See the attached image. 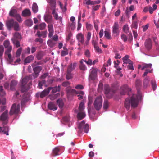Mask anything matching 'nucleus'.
Instances as JSON below:
<instances>
[{
	"label": "nucleus",
	"instance_id": "f257e3e1",
	"mask_svg": "<svg viewBox=\"0 0 159 159\" xmlns=\"http://www.w3.org/2000/svg\"><path fill=\"white\" fill-rule=\"evenodd\" d=\"M135 84L137 89V94H133L130 98H126L125 101L124 106L127 110L130 109V106L133 108L136 107L138 104L139 100L142 98V95L139 90L142 87L141 82L140 80H137Z\"/></svg>",
	"mask_w": 159,
	"mask_h": 159
},
{
	"label": "nucleus",
	"instance_id": "f03ea898",
	"mask_svg": "<svg viewBox=\"0 0 159 159\" xmlns=\"http://www.w3.org/2000/svg\"><path fill=\"white\" fill-rule=\"evenodd\" d=\"M6 25L9 30L12 27L14 28L15 30L18 31L19 30V25L16 21H14L13 19H11L7 21Z\"/></svg>",
	"mask_w": 159,
	"mask_h": 159
},
{
	"label": "nucleus",
	"instance_id": "7ed1b4c3",
	"mask_svg": "<svg viewBox=\"0 0 159 159\" xmlns=\"http://www.w3.org/2000/svg\"><path fill=\"white\" fill-rule=\"evenodd\" d=\"M102 98L101 96H98L96 98L93 103L94 107L97 110H99L102 108Z\"/></svg>",
	"mask_w": 159,
	"mask_h": 159
},
{
	"label": "nucleus",
	"instance_id": "20e7f679",
	"mask_svg": "<svg viewBox=\"0 0 159 159\" xmlns=\"http://www.w3.org/2000/svg\"><path fill=\"white\" fill-rule=\"evenodd\" d=\"M78 128L80 130L79 132L82 133L83 131L86 133H88L89 129V126L87 124H85L84 120L82 121L78 126Z\"/></svg>",
	"mask_w": 159,
	"mask_h": 159
},
{
	"label": "nucleus",
	"instance_id": "39448f33",
	"mask_svg": "<svg viewBox=\"0 0 159 159\" xmlns=\"http://www.w3.org/2000/svg\"><path fill=\"white\" fill-rule=\"evenodd\" d=\"M34 73L30 75H32V77L33 78H36L38 77L39 75L40 71L42 70L43 67L42 66H36L32 67Z\"/></svg>",
	"mask_w": 159,
	"mask_h": 159
},
{
	"label": "nucleus",
	"instance_id": "423d86ee",
	"mask_svg": "<svg viewBox=\"0 0 159 159\" xmlns=\"http://www.w3.org/2000/svg\"><path fill=\"white\" fill-rule=\"evenodd\" d=\"M20 111L19 104L16 105V104L15 103L13 105L11 108L10 111V115L16 114L18 113Z\"/></svg>",
	"mask_w": 159,
	"mask_h": 159
},
{
	"label": "nucleus",
	"instance_id": "0eeeda50",
	"mask_svg": "<svg viewBox=\"0 0 159 159\" xmlns=\"http://www.w3.org/2000/svg\"><path fill=\"white\" fill-rule=\"evenodd\" d=\"M119 25L117 22H116L112 26L113 35L115 37L117 36L119 34Z\"/></svg>",
	"mask_w": 159,
	"mask_h": 159
},
{
	"label": "nucleus",
	"instance_id": "6e6552de",
	"mask_svg": "<svg viewBox=\"0 0 159 159\" xmlns=\"http://www.w3.org/2000/svg\"><path fill=\"white\" fill-rule=\"evenodd\" d=\"M97 78V72L96 70L93 69L91 71L89 77V81H94Z\"/></svg>",
	"mask_w": 159,
	"mask_h": 159
},
{
	"label": "nucleus",
	"instance_id": "1a4fd4ad",
	"mask_svg": "<svg viewBox=\"0 0 159 159\" xmlns=\"http://www.w3.org/2000/svg\"><path fill=\"white\" fill-rule=\"evenodd\" d=\"M144 46L146 49L149 51L152 48V44L151 39L150 38L147 39L144 42Z\"/></svg>",
	"mask_w": 159,
	"mask_h": 159
},
{
	"label": "nucleus",
	"instance_id": "9d476101",
	"mask_svg": "<svg viewBox=\"0 0 159 159\" xmlns=\"http://www.w3.org/2000/svg\"><path fill=\"white\" fill-rule=\"evenodd\" d=\"M131 91V89L127 85H124L121 86L120 93L121 95H124L127 92H129Z\"/></svg>",
	"mask_w": 159,
	"mask_h": 159
},
{
	"label": "nucleus",
	"instance_id": "9b49d317",
	"mask_svg": "<svg viewBox=\"0 0 159 159\" xmlns=\"http://www.w3.org/2000/svg\"><path fill=\"white\" fill-rule=\"evenodd\" d=\"M52 88L48 87L47 89H44L43 91L40 93V97L43 98L49 94L50 91L52 90Z\"/></svg>",
	"mask_w": 159,
	"mask_h": 159
},
{
	"label": "nucleus",
	"instance_id": "f8f14e48",
	"mask_svg": "<svg viewBox=\"0 0 159 159\" xmlns=\"http://www.w3.org/2000/svg\"><path fill=\"white\" fill-rule=\"evenodd\" d=\"M76 37L79 42L81 44H83L84 42V36L82 33H79Z\"/></svg>",
	"mask_w": 159,
	"mask_h": 159
},
{
	"label": "nucleus",
	"instance_id": "ddd939ff",
	"mask_svg": "<svg viewBox=\"0 0 159 159\" xmlns=\"http://www.w3.org/2000/svg\"><path fill=\"white\" fill-rule=\"evenodd\" d=\"M77 65V64L76 63H71L68 66L67 71H68L69 72H71L73 70H75Z\"/></svg>",
	"mask_w": 159,
	"mask_h": 159
},
{
	"label": "nucleus",
	"instance_id": "4468645a",
	"mask_svg": "<svg viewBox=\"0 0 159 159\" xmlns=\"http://www.w3.org/2000/svg\"><path fill=\"white\" fill-rule=\"evenodd\" d=\"M104 91V93L107 95L109 93L113 94L114 93V91L113 90L111 89L108 85L105 86Z\"/></svg>",
	"mask_w": 159,
	"mask_h": 159
},
{
	"label": "nucleus",
	"instance_id": "2eb2a0df",
	"mask_svg": "<svg viewBox=\"0 0 159 159\" xmlns=\"http://www.w3.org/2000/svg\"><path fill=\"white\" fill-rule=\"evenodd\" d=\"M31 12L30 10L28 9H25L22 12V15L23 17H28L30 16Z\"/></svg>",
	"mask_w": 159,
	"mask_h": 159
},
{
	"label": "nucleus",
	"instance_id": "dca6fc26",
	"mask_svg": "<svg viewBox=\"0 0 159 159\" xmlns=\"http://www.w3.org/2000/svg\"><path fill=\"white\" fill-rule=\"evenodd\" d=\"M8 111H5L0 116V120L4 121L7 120L8 118Z\"/></svg>",
	"mask_w": 159,
	"mask_h": 159
},
{
	"label": "nucleus",
	"instance_id": "f3484780",
	"mask_svg": "<svg viewBox=\"0 0 159 159\" xmlns=\"http://www.w3.org/2000/svg\"><path fill=\"white\" fill-rule=\"evenodd\" d=\"M84 59H81L80 61V64L79 65V68L80 70L83 71L86 70L87 69V67L83 62H84Z\"/></svg>",
	"mask_w": 159,
	"mask_h": 159
},
{
	"label": "nucleus",
	"instance_id": "a211bd4d",
	"mask_svg": "<svg viewBox=\"0 0 159 159\" xmlns=\"http://www.w3.org/2000/svg\"><path fill=\"white\" fill-rule=\"evenodd\" d=\"M44 20L48 23H51L52 20V17L51 15H46L44 16Z\"/></svg>",
	"mask_w": 159,
	"mask_h": 159
},
{
	"label": "nucleus",
	"instance_id": "6ab92c4d",
	"mask_svg": "<svg viewBox=\"0 0 159 159\" xmlns=\"http://www.w3.org/2000/svg\"><path fill=\"white\" fill-rule=\"evenodd\" d=\"M50 5L51 7L50 9L52 11L56 10V4L55 0H50Z\"/></svg>",
	"mask_w": 159,
	"mask_h": 159
},
{
	"label": "nucleus",
	"instance_id": "aec40b11",
	"mask_svg": "<svg viewBox=\"0 0 159 159\" xmlns=\"http://www.w3.org/2000/svg\"><path fill=\"white\" fill-rule=\"evenodd\" d=\"M31 75H30L29 76H26L25 78H23L22 80V85H25L27 83L28 80L30 79H32Z\"/></svg>",
	"mask_w": 159,
	"mask_h": 159
},
{
	"label": "nucleus",
	"instance_id": "412c9836",
	"mask_svg": "<svg viewBox=\"0 0 159 159\" xmlns=\"http://www.w3.org/2000/svg\"><path fill=\"white\" fill-rule=\"evenodd\" d=\"M34 59V57L33 55H30L28 56L24 60L25 63H30Z\"/></svg>",
	"mask_w": 159,
	"mask_h": 159
},
{
	"label": "nucleus",
	"instance_id": "4be33fe9",
	"mask_svg": "<svg viewBox=\"0 0 159 159\" xmlns=\"http://www.w3.org/2000/svg\"><path fill=\"white\" fill-rule=\"evenodd\" d=\"M48 107L49 109L53 111L57 109V107H56L55 104L52 102H50L48 103Z\"/></svg>",
	"mask_w": 159,
	"mask_h": 159
},
{
	"label": "nucleus",
	"instance_id": "5701e85b",
	"mask_svg": "<svg viewBox=\"0 0 159 159\" xmlns=\"http://www.w3.org/2000/svg\"><path fill=\"white\" fill-rule=\"evenodd\" d=\"M5 55V57L7 59V61L10 64H12L13 60L11 54H7L6 55Z\"/></svg>",
	"mask_w": 159,
	"mask_h": 159
},
{
	"label": "nucleus",
	"instance_id": "b1692460",
	"mask_svg": "<svg viewBox=\"0 0 159 159\" xmlns=\"http://www.w3.org/2000/svg\"><path fill=\"white\" fill-rule=\"evenodd\" d=\"M85 116L86 115L84 112H79L77 116L79 120H81L83 119Z\"/></svg>",
	"mask_w": 159,
	"mask_h": 159
},
{
	"label": "nucleus",
	"instance_id": "393cba45",
	"mask_svg": "<svg viewBox=\"0 0 159 159\" xmlns=\"http://www.w3.org/2000/svg\"><path fill=\"white\" fill-rule=\"evenodd\" d=\"M11 40L12 43L16 48H18L20 46L19 41L18 39H11Z\"/></svg>",
	"mask_w": 159,
	"mask_h": 159
},
{
	"label": "nucleus",
	"instance_id": "a878e982",
	"mask_svg": "<svg viewBox=\"0 0 159 159\" xmlns=\"http://www.w3.org/2000/svg\"><path fill=\"white\" fill-rule=\"evenodd\" d=\"M17 84V82L15 80H12L10 84V89L12 90H14L15 89L16 86Z\"/></svg>",
	"mask_w": 159,
	"mask_h": 159
},
{
	"label": "nucleus",
	"instance_id": "bb28decb",
	"mask_svg": "<svg viewBox=\"0 0 159 159\" xmlns=\"http://www.w3.org/2000/svg\"><path fill=\"white\" fill-rule=\"evenodd\" d=\"M85 108L84 104L83 102H81L80 103L78 111L79 112H84V109Z\"/></svg>",
	"mask_w": 159,
	"mask_h": 159
},
{
	"label": "nucleus",
	"instance_id": "cd10ccee",
	"mask_svg": "<svg viewBox=\"0 0 159 159\" xmlns=\"http://www.w3.org/2000/svg\"><path fill=\"white\" fill-rule=\"evenodd\" d=\"M60 149L57 147H56L53 150L52 155L53 156H57L59 155L58 153Z\"/></svg>",
	"mask_w": 159,
	"mask_h": 159
},
{
	"label": "nucleus",
	"instance_id": "c85d7f7f",
	"mask_svg": "<svg viewBox=\"0 0 159 159\" xmlns=\"http://www.w3.org/2000/svg\"><path fill=\"white\" fill-rule=\"evenodd\" d=\"M52 92L53 93H55L57 92H59L60 90L61 86L58 85V86H55L54 87H52Z\"/></svg>",
	"mask_w": 159,
	"mask_h": 159
},
{
	"label": "nucleus",
	"instance_id": "c756f323",
	"mask_svg": "<svg viewBox=\"0 0 159 159\" xmlns=\"http://www.w3.org/2000/svg\"><path fill=\"white\" fill-rule=\"evenodd\" d=\"M57 102L60 108H62L64 106V103L62 99H58L57 101Z\"/></svg>",
	"mask_w": 159,
	"mask_h": 159
},
{
	"label": "nucleus",
	"instance_id": "7c9ffc66",
	"mask_svg": "<svg viewBox=\"0 0 159 159\" xmlns=\"http://www.w3.org/2000/svg\"><path fill=\"white\" fill-rule=\"evenodd\" d=\"M17 13V11L16 9H12L9 12V15L11 16L15 17L18 14Z\"/></svg>",
	"mask_w": 159,
	"mask_h": 159
},
{
	"label": "nucleus",
	"instance_id": "2f4dec72",
	"mask_svg": "<svg viewBox=\"0 0 159 159\" xmlns=\"http://www.w3.org/2000/svg\"><path fill=\"white\" fill-rule=\"evenodd\" d=\"M48 45L50 47L52 48L56 44V43L52 40H49L47 42Z\"/></svg>",
	"mask_w": 159,
	"mask_h": 159
},
{
	"label": "nucleus",
	"instance_id": "473e14b6",
	"mask_svg": "<svg viewBox=\"0 0 159 159\" xmlns=\"http://www.w3.org/2000/svg\"><path fill=\"white\" fill-rule=\"evenodd\" d=\"M32 9L34 13H36L38 12V7L37 4L35 3H33L32 7Z\"/></svg>",
	"mask_w": 159,
	"mask_h": 159
},
{
	"label": "nucleus",
	"instance_id": "72a5a7b5",
	"mask_svg": "<svg viewBox=\"0 0 159 159\" xmlns=\"http://www.w3.org/2000/svg\"><path fill=\"white\" fill-rule=\"evenodd\" d=\"M21 34L18 32H16L14 34V37L12 39H21Z\"/></svg>",
	"mask_w": 159,
	"mask_h": 159
},
{
	"label": "nucleus",
	"instance_id": "f704fd0d",
	"mask_svg": "<svg viewBox=\"0 0 159 159\" xmlns=\"http://www.w3.org/2000/svg\"><path fill=\"white\" fill-rule=\"evenodd\" d=\"M104 34V36L107 39H111V36L108 30H105Z\"/></svg>",
	"mask_w": 159,
	"mask_h": 159
},
{
	"label": "nucleus",
	"instance_id": "c9c22d12",
	"mask_svg": "<svg viewBox=\"0 0 159 159\" xmlns=\"http://www.w3.org/2000/svg\"><path fill=\"white\" fill-rule=\"evenodd\" d=\"M91 33L90 32H88L86 36V45H87L89 43V41L91 37Z\"/></svg>",
	"mask_w": 159,
	"mask_h": 159
},
{
	"label": "nucleus",
	"instance_id": "e433bc0d",
	"mask_svg": "<svg viewBox=\"0 0 159 159\" xmlns=\"http://www.w3.org/2000/svg\"><path fill=\"white\" fill-rule=\"evenodd\" d=\"M109 102L107 100H104L103 105V109L105 110L107 109L109 107Z\"/></svg>",
	"mask_w": 159,
	"mask_h": 159
},
{
	"label": "nucleus",
	"instance_id": "4c0bfd02",
	"mask_svg": "<svg viewBox=\"0 0 159 159\" xmlns=\"http://www.w3.org/2000/svg\"><path fill=\"white\" fill-rule=\"evenodd\" d=\"M25 23L28 26H30L32 25L33 22L31 20L28 19L25 21Z\"/></svg>",
	"mask_w": 159,
	"mask_h": 159
},
{
	"label": "nucleus",
	"instance_id": "58836bf2",
	"mask_svg": "<svg viewBox=\"0 0 159 159\" xmlns=\"http://www.w3.org/2000/svg\"><path fill=\"white\" fill-rule=\"evenodd\" d=\"M5 48H7V49L5 51L4 55H6L7 54H11V52L12 49V46H10Z\"/></svg>",
	"mask_w": 159,
	"mask_h": 159
},
{
	"label": "nucleus",
	"instance_id": "ea45409f",
	"mask_svg": "<svg viewBox=\"0 0 159 159\" xmlns=\"http://www.w3.org/2000/svg\"><path fill=\"white\" fill-rule=\"evenodd\" d=\"M43 57V53L41 52H39L36 54V57L38 60L41 59Z\"/></svg>",
	"mask_w": 159,
	"mask_h": 159
},
{
	"label": "nucleus",
	"instance_id": "a19ab883",
	"mask_svg": "<svg viewBox=\"0 0 159 159\" xmlns=\"http://www.w3.org/2000/svg\"><path fill=\"white\" fill-rule=\"evenodd\" d=\"M94 46L95 50L98 52L100 53L102 52V50L98 46L96 43H94Z\"/></svg>",
	"mask_w": 159,
	"mask_h": 159
},
{
	"label": "nucleus",
	"instance_id": "79ce46f5",
	"mask_svg": "<svg viewBox=\"0 0 159 159\" xmlns=\"http://www.w3.org/2000/svg\"><path fill=\"white\" fill-rule=\"evenodd\" d=\"M114 53H115V58L116 59H120L121 57L120 56V54L118 53V51L116 50H115L114 51Z\"/></svg>",
	"mask_w": 159,
	"mask_h": 159
},
{
	"label": "nucleus",
	"instance_id": "37998d69",
	"mask_svg": "<svg viewBox=\"0 0 159 159\" xmlns=\"http://www.w3.org/2000/svg\"><path fill=\"white\" fill-rule=\"evenodd\" d=\"M46 26V25L45 23H42L39 25V28L40 30H42L45 28Z\"/></svg>",
	"mask_w": 159,
	"mask_h": 159
},
{
	"label": "nucleus",
	"instance_id": "c03bdc74",
	"mask_svg": "<svg viewBox=\"0 0 159 159\" xmlns=\"http://www.w3.org/2000/svg\"><path fill=\"white\" fill-rule=\"evenodd\" d=\"M22 50V48L21 47L18 48L16 51V56L19 57L20 56Z\"/></svg>",
	"mask_w": 159,
	"mask_h": 159
},
{
	"label": "nucleus",
	"instance_id": "a18cd8bd",
	"mask_svg": "<svg viewBox=\"0 0 159 159\" xmlns=\"http://www.w3.org/2000/svg\"><path fill=\"white\" fill-rule=\"evenodd\" d=\"M149 80L148 79V78H146L144 79L143 81V85L144 87L145 88L147 87L148 84H149Z\"/></svg>",
	"mask_w": 159,
	"mask_h": 159
},
{
	"label": "nucleus",
	"instance_id": "49530a36",
	"mask_svg": "<svg viewBox=\"0 0 159 159\" xmlns=\"http://www.w3.org/2000/svg\"><path fill=\"white\" fill-rule=\"evenodd\" d=\"M71 92L73 93H75L77 94H80L81 95H84V93L83 91H77L74 89H72L71 90Z\"/></svg>",
	"mask_w": 159,
	"mask_h": 159
},
{
	"label": "nucleus",
	"instance_id": "de8ad7c7",
	"mask_svg": "<svg viewBox=\"0 0 159 159\" xmlns=\"http://www.w3.org/2000/svg\"><path fill=\"white\" fill-rule=\"evenodd\" d=\"M3 45L5 48H8L9 47L11 46L10 45V42L8 40H5L4 41Z\"/></svg>",
	"mask_w": 159,
	"mask_h": 159
},
{
	"label": "nucleus",
	"instance_id": "09e8293b",
	"mask_svg": "<svg viewBox=\"0 0 159 159\" xmlns=\"http://www.w3.org/2000/svg\"><path fill=\"white\" fill-rule=\"evenodd\" d=\"M152 65L151 64H145L142 67L141 70H144L145 68H151Z\"/></svg>",
	"mask_w": 159,
	"mask_h": 159
},
{
	"label": "nucleus",
	"instance_id": "8fccbe9b",
	"mask_svg": "<svg viewBox=\"0 0 159 159\" xmlns=\"http://www.w3.org/2000/svg\"><path fill=\"white\" fill-rule=\"evenodd\" d=\"M123 31L125 33H127L129 32V28L127 25H125L123 27Z\"/></svg>",
	"mask_w": 159,
	"mask_h": 159
},
{
	"label": "nucleus",
	"instance_id": "3c124183",
	"mask_svg": "<svg viewBox=\"0 0 159 159\" xmlns=\"http://www.w3.org/2000/svg\"><path fill=\"white\" fill-rule=\"evenodd\" d=\"M138 23V22L135 21H133L131 25V27L136 29L137 28Z\"/></svg>",
	"mask_w": 159,
	"mask_h": 159
},
{
	"label": "nucleus",
	"instance_id": "603ef678",
	"mask_svg": "<svg viewBox=\"0 0 159 159\" xmlns=\"http://www.w3.org/2000/svg\"><path fill=\"white\" fill-rule=\"evenodd\" d=\"M72 78V76L71 72H69L67 71V73L66 76V78L67 79L69 80L71 79Z\"/></svg>",
	"mask_w": 159,
	"mask_h": 159
},
{
	"label": "nucleus",
	"instance_id": "864d4df0",
	"mask_svg": "<svg viewBox=\"0 0 159 159\" xmlns=\"http://www.w3.org/2000/svg\"><path fill=\"white\" fill-rule=\"evenodd\" d=\"M52 13L55 19L57 20L58 19V16L56 12V10L52 11Z\"/></svg>",
	"mask_w": 159,
	"mask_h": 159
},
{
	"label": "nucleus",
	"instance_id": "5fc2aeb1",
	"mask_svg": "<svg viewBox=\"0 0 159 159\" xmlns=\"http://www.w3.org/2000/svg\"><path fill=\"white\" fill-rule=\"evenodd\" d=\"M8 131V128L5 126L4 127V129L2 132H3L4 134H6L7 135H9Z\"/></svg>",
	"mask_w": 159,
	"mask_h": 159
},
{
	"label": "nucleus",
	"instance_id": "6e6d98bb",
	"mask_svg": "<svg viewBox=\"0 0 159 159\" xmlns=\"http://www.w3.org/2000/svg\"><path fill=\"white\" fill-rule=\"evenodd\" d=\"M28 90V89L26 87L25 85H22L21 87V91L22 93H24L27 91Z\"/></svg>",
	"mask_w": 159,
	"mask_h": 159
},
{
	"label": "nucleus",
	"instance_id": "4d7b16f0",
	"mask_svg": "<svg viewBox=\"0 0 159 159\" xmlns=\"http://www.w3.org/2000/svg\"><path fill=\"white\" fill-rule=\"evenodd\" d=\"M34 41L35 42H39L40 44H42L43 42V40L40 37H39L36 38Z\"/></svg>",
	"mask_w": 159,
	"mask_h": 159
},
{
	"label": "nucleus",
	"instance_id": "13d9d810",
	"mask_svg": "<svg viewBox=\"0 0 159 159\" xmlns=\"http://www.w3.org/2000/svg\"><path fill=\"white\" fill-rule=\"evenodd\" d=\"M103 84L102 83H100L98 88V90L99 92H101L102 90Z\"/></svg>",
	"mask_w": 159,
	"mask_h": 159
},
{
	"label": "nucleus",
	"instance_id": "bf43d9fd",
	"mask_svg": "<svg viewBox=\"0 0 159 159\" xmlns=\"http://www.w3.org/2000/svg\"><path fill=\"white\" fill-rule=\"evenodd\" d=\"M5 95V93L3 91V87L2 86H0V95L1 96H4Z\"/></svg>",
	"mask_w": 159,
	"mask_h": 159
},
{
	"label": "nucleus",
	"instance_id": "052dcab7",
	"mask_svg": "<svg viewBox=\"0 0 159 159\" xmlns=\"http://www.w3.org/2000/svg\"><path fill=\"white\" fill-rule=\"evenodd\" d=\"M86 27L88 30H90L93 29V26L92 25L89 23H87Z\"/></svg>",
	"mask_w": 159,
	"mask_h": 159
},
{
	"label": "nucleus",
	"instance_id": "680f3d73",
	"mask_svg": "<svg viewBox=\"0 0 159 159\" xmlns=\"http://www.w3.org/2000/svg\"><path fill=\"white\" fill-rule=\"evenodd\" d=\"M42 64L43 62L40 61L39 62L35 61L34 63L32 64V67L36 66L42 65Z\"/></svg>",
	"mask_w": 159,
	"mask_h": 159
},
{
	"label": "nucleus",
	"instance_id": "e2e57ef3",
	"mask_svg": "<svg viewBox=\"0 0 159 159\" xmlns=\"http://www.w3.org/2000/svg\"><path fill=\"white\" fill-rule=\"evenodd\" d=\"M62 120L65 122H68L70 120V117L68 116H65L63 118Z\"/></svg>",
	"mask_w": 159,
	"mask_h": 159
},
{
	"label": "nucleus",
	"instance_id": "0e129e2a",
	"mask_svg": "<svg viewBox=\"0 0 159 159\" xmlns=\"http://www.w3.org/2000/svg\"><path fill=\"white\" fill-rule=\"evenodd\" d=\"M151 83L153 90H155L156 87V84L155 82L154 81L152 80L151 81Z\"/></svg>",
	"mask_w": 159,
	"mask_h": 159
},
{
	"label": "nucleus",
	"instance_id": "69168bd1",
	"mask_svg": "<svg viewBox=\"0 0 159 159\" xmlns=\"http://www.w3.org/2000/svg\"><path fill=\"white\" fill-rule=\"evenodd\" d=\"M4 48L2 45H0V57H1L3 53Z\"/></svg>",
	"mask_w": 159,
	"mask_h": 159
},
{
	"label": "nucleus",
	"instance_id": "338daca9",
	"mask_svg": "<svg viewBox=\"0 0 159 159\" xmlns=\"http://www.w3.org/2000/svg\"><path fill=\"white\" fill-rule=\"evenodd\" d=\"M68 54V52L67 48H66V50H65L62 51L61 52V56H65Z\"/></svg>",
	"mask_w": 159,
	"mask_h": 159
},
{
	"label": "nucleus",
	"instance_id": "774afa93",
	"mask_svg": "<svg viewBox=\"0 0 159 159\" xmlns=\"http://www.w3.org/2000/svg\"><path fill=\"white\" fill-rule=\"evenodd\" d=\"M84 88L83 86L81 84L77 85L75 87V88L77 89H82Z\"/></svg>",
	"mask_w": 159,
	"mask_h": 159
}]
</instances>
